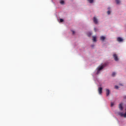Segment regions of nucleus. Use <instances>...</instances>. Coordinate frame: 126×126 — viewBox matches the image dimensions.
Listing matches in <instances>:
<instances>
[{"label":"nucleus","instance_id":"nucleus-9","mask_svg":"<svg viewBox=\"0 0 126 126\" xmlns=\"http://www.w3.org/2000/svg\"><path fill=\"white\" fill-rule=\"evenodd\" d=\"M117 4H120L121 3V0H115Z\"/></svg>","mask_w":126,"mask_h":126},{"label":"nucleus","instance_id":"nucleus-16","mask_svg":"<svg viewBox=\"0 0 126 126\" xmlns=\"http://www.w3.org/2000/svg\"><path fill=\"white\" fill-rule=\"evenodd\" d=\"M107 14L110 15L111 14V11H110V10L108 11L107 12Z\"/></svg>","mask_w":126,"mask_h":126},{"label":"nucleus","instance_id":"nucleus-20","mask_svg":"<svg viewBox=\"0 0 126 126\" xmlns=\"http://www.w3.org/2000/svg\"><path fill=\"white\" fill-rule=\"evenodd\" d=\"M94 46V45H91L92 48H93Z\"/></svg>","mask_w":126,"mask_h":126},{"label":"nucleus","instance_id":"nucleus-4","mask_svg":"<svg viewBox=\"0 0 126 126\" xmlns=\"http://www.w3.org/2000/svg\"><path fill=\"white\" fill-rule=\"evenodd\" d=\"M106 96L107 97H108V96H109V95H110V90L106 89Z\"/></svg>","mask_w":126,"mask_h":126},{"label":"nucleus","instance_id":"nucleus-21","mask_svg":"<svg viewBox=\"0 0 126 126\" xmlns=\"http://www.w3.org/2000/svg\"><path fill=\"white\" fill-rule=\"evenodd\" d=\"M94 31L96 32V29L94 28Z\"/></svg>","mask_w":126,"mask_h":126},{"label":"nucleus","instance_id":"nucleus-2","mask_svg":"<svg viewBox=\"0 0 126 126\" xmlns=\"http://www.w3.org/2000/svg\"><path fill=\"white\" fill-rule=\"evenodd\" d=\"M94 22L95 24H98V19H97V18L94 17Z\"/></svg>","mask_w":126,"mask_h":126},{"label":"nucleus","instance_id":"nucleus-5","mask_svg":"<svg viewBox=\"0 0 126 126\" xmlns=\"http://www.w3.org/2000/svg\"><path fill=\"white\" fill-rule=\"evenodd\" d=\"M113 58H114V60L116 62L119 60V59H118V56H117L116 54H114L113 55Z\"/></svg>","mask_w":126,"mask_h":126},{"label":"nucleus","instance_id":"nucleus-12","mask_svg":"<svg viewBox=\"0 0 126 126\" xmlns=\"http://www.w3.org/2000/svg\"><path fill=\"white\" fill-rule=\"evenodd\" d=\"M90 3H93V2L94 1V0H87Z\"/></svg>","mask_w":126,"mask_h":126},{"label":"nucleus","instance_id":"nucleus-11","mask_svg":"<svg viewBox=\"0 0 126 126\" xmlns=\"http://www.w3.org/2000/svg\"><path fill=\"white\" fill-rule=\"evenodd\" d=\"M87 35H88V37H91V36L92 35V33H91V32H88L87 33Z\"/></svg>","mask_w":126,"mask_h":126},{"label":"nucleus","instance_id":"nucleus-22","mask_svg":"<svg viewBox=\"0 0 126 126\" xmlns=\"http://www.w3.org/2000/svg\"><path fill=\"white\" fill-rule=\"evenodd\" d=\"M108 9H110V8H108Z\"/></svg>","mask_w":126,"mask_h":126},{"label":"nucleus","instance_id":"nucleus-13","mask_svg":"<svg viewBox=\"0 0 126 126\" xmlns=\"http://www.w3.org/2000/svg\"><path fill=\"white\" fill-rule=\"evenodd\" d=\"M60 3L61 4H64V1L63 0H61L60 1Z\"/></svg>","mask_w":126,"mask_h":126},{"label":"nucleus","instance_id":"nucleus-3","mask_svg":"<svg viewBox=\"0 0 126 126\" xmlns=\"http://www.w3.org/2000/svg\"><path fill=\"white\" fill-rule=\"evenodd\" d=\"M119 108L120 110V111H123L124 110V107H123V104L121 103L119 105Z\"/></svg>","mask_w":126,"mask_h":126},{"label":"nucleus","instance_id":"nucleus-10","mask_svg":"<svg viewBox=\"0 0 126 126\" xmlns=\"http://www.w3.org/2000/svg\"><path fill=\"white\" fill-rule=\"evenodd\" d=\"M105 39H106V37H105V36H102L100 37V40H101V41H104Z\"/></svg>","mask_w":126,"mask_h":126},{"label":"nucleus","instance_id":"nucleus-7","mask_svg":"<svg viewBox=\"0 0 126 126\" xmlns=\"http://www.w3.org/2000/svg\"><path fill=\"white\" fill-rule=\"evenodd\" d=\"M117 41L118 42H123V41H124V39H123V38H122L121 37H118Z\"/></svg>","mask_w":126,"mask_h":126},{"label":"nucleus","instance_id":"nucleus-17","mask_svg":"<svg viewBox=\"0 0 126 126\" xmlns=\"http://www.w3.org/2000/svg\"><path fill=\"white\" fill-rule=\"evenodd\" d=\"M60 22H63V19H60Z\"/></svg>","mask_w":126,"mask_h":126},{"label":"nucleus","instance_id":"nucleus-1","mask_svg":"<svg viewBox=\"0 0 126 126\" xmlns=\"http://www.w3.org/2000/svg\"><path fill=\"white\" fill-rule=\"evenodd\" d=\"M103 68H104V66H101L100 67H99L98 68L96 74H99V72H100V70H102V69H103Z\"/></svg>","mask_w":126,"mask_h":126},{"label":"nucleus","instance_id":"nucleus-18","mask_svg":"<svg viewBox=\"0 0 126 126\" xmlns=\"http://www.w3.org/2000/svg\"><path fill=\"white\" fill-rule=\"evenodd\" d=\"M115 89H119V86H115Z\"/></svg>","mask_w":126,"mask_h":126},{"label":"nucleus","instance_id":"nucleus-19","mask_svg":"<svg viewBox=\"0 0 126 126\" xmlns=\"http://www.w3.org/2000/svg\"><path fill=\"white\" fill-rule=\"evenodd\" d=\"M72 34H75V32L74 31H72Z\"/></svg>","mask_w":126,"mask_h":126},{"label":"nucleus","instance_id":"nucleus-14","mask_svg":"<svg viewBox=\"0 0 126 126\" xmlns=\"http://www.w3.org/2000/svg\"><path fill=\"white\" fill-rule=\"evenodd\" d=\"M115 75H116V72H113V73H112V76H115Z\"/></svg>","mask_w":126,"mask_h":126},{"label":"nucleus","instance_id":"nucleus-15","mask_svg":"<svg viewBox=\"0 0 126 126\" xmlns=\"http://www.w3.org/2000/svg\"><path fill=\"white\" fill-rule=\"evenodd\" d=\"M114 105H115L114 102H111V107H113V106H114Z\"/></svg>","mask_w":126,"mask_h":126},{"label":"nucleus","instance_id":"nucleus-6","mask_svg":"<svg viewBox=\"0 0 126 126\" xmlns=\"http://www.w3.org/2000/svg\"><path fill=\"white\" fill-rule=\"evenodd\" d=\"M102 90H103V88H102L101 87L98 88L99 94H102Z\"/></svg>","mask_w":126,"mask_h":126},{"label":"nucleus","instance_id":"nucleus-8","mask_svg":"<svg viewBox=\"0 0 126 126\" xmlns=\"http://www.w3.org/2000/svg\"><path fill=\"white\" fill-rule=\"evenodd\" d=\"M93 41L94 42H97V39H96V36H93Z\"/></svg>","mask_w":126,"mask_h":126}]
</instances>
